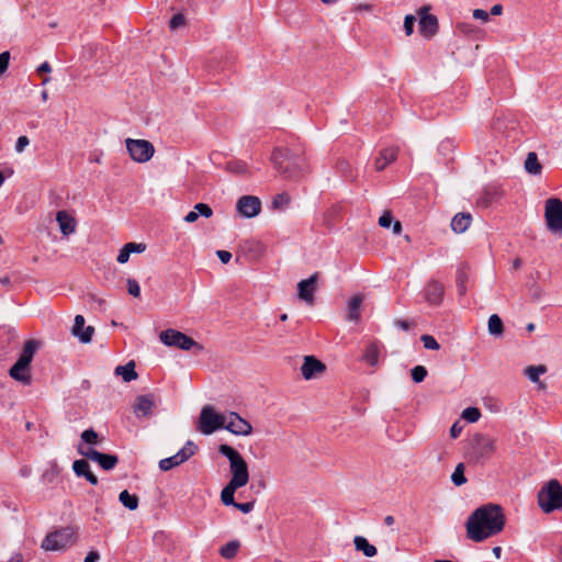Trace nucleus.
Instances as JSON below:
<instances>
[{"instance_id":"6","label":"nucleus","mask_w":562,"mask_h":562,"mask_svg":"<svg viewBox=\"0 0 562 562\" xmlns=\"http://www.w3.org/2000/svg\"><path fill=\"white\" fill-rule=\"evenodd\" d=\"M160 341L169 347H176L181 350L189 351L195 349L198 352L203 350V346L196 342L193 338L176 329L162 330L159 335Z\"/></svg>"},{"instance_id":"48","label":"nucleus","mask_w":562,"mask_h":562,"mask_svg":"<svg viewBox=\"0 0 562 562\" xmlns=\"http://www.w3.org/2000/svg\"><path fill=\"white\" fill-rule=\"evenodd\" d=\"M83 325H85V317L82 315H77L75 317V323L72 326V335L77 337L80 334V331L82 330Z\"/></svg>"},{"instance_id":"30","label":"nucleus","mask_w":562,"mask_h":562,"mask_svg":"<svg viewBox=\"0 0 562 562\" xmlns=\"http://www.w3.org/2000/svg\"><path fill=\"white\" fill-rule=\"evenodd\" d=\"M488 333L493 336L499 337L504 333V324L502 318L497 314H493L488 318L487 323Z\"/></svg>"},{"instance_id":"8","label":"nucleus","mask_w":562,"mask_h":562,"mask_svg":"<svg viewBox=\"0 0 562 562\" xmlns=\"http://www.w3.org/2000/svg\"><path fill=\"white\" fill-rule=\"evenodd\" d=\"M76 542L75 530L70 527L48 533L42 542V548L47 551L64 550Z\"/></svg>"},{"instance_id":"57","label":"nucleus","mask_w":562,"mask_h":562,"mask_svg":"<svg viewBox=\"0 0 562 562\" xmlns=\"http://www.w3.org/2000/svg\"><path fill=\"white\" fill-rule=\"evenodd\" d=\"M99 559L100 554L97 551H90L85 558V562H97Z\"/></svg>"},{"instance_id":"51","label":"nucleus","mask_w":562,"mask_h":562,"mask_svg":"<svg viewBox=\"0 0 562 562\" xmlns=\"http://www.w3.org/2000/svg\"><path fill=\"white\" fill-rule=\"evenodd\" d=\"M393 223V216L390 212H385L380 218H379V225L384 228H389Z\"/></svg>"},{"instance_id":"38","label":"nucleus","mask_w":562,"mask_h":562,"mask_svg":"<svg viewBox=\"0 0 562 562\" xmlns=\"http://www.w3.org/2000/svg\"><path fill=\"white\" fill-rule=\"evenodd\" d=\"M411 375L415 383H420L427 376V369L424 366H416L412 369Z\"/></svg>"},{"instance_id":"42","label":"nucleus","mask_w":562,"mask_h":562,"mask_svg":"<svg viewBox=\"0 0 562 562\" xmlns=\"http://www.w3.org/2000/svg\"><path fill=\"white\" fill-rule=\"evenodd\" d=\"M420 340L424 344V347L429 350H438L440 348V345L438 341L430 335H423L420 337Z\"/></svg>"},{"instance_id":"22","label":"nucleus","mask_w":562,"mask_h":562,"mask_svg":"<svg viewBox=\"0 0 562 562\" xmlns=\"http://www.w3.org/2000/svg\"><path fill=\"white\" fill-rule=\"evenodd\" d=\"M9 374L23 384H30L31 382L30 366L19 360L11 367Z\"/></svg>"},{"instance_id":"11","label":"nucleus","mask_w":562,"mask_h":562,"mask_svg":"<svg viewBox=\"0 0 562 562\" xmlns=\"http://www.w3.org/2000/svg\"><path fill=\"white\" fill-rule=\"evenodd\" d=\"M196 449L198 447L193 441H187L186 445L176 454L160 460L159 469L166 472L184 463L195 453Z\"/></svg>"},{"instance_id":"16","label":"nucleus","mask_w":562,"mask_h":562,"mask_svg":"<svg viewBox=\"0 0 562 562\" xmlns=\"http://www.w3.org/2000/svg\"><path fill=\"white\" fill-rule=\"evenodd\" d=\"M318 279V273L315 272L308 279L302 280L297 283V294L300 300L312 304L314 302V292L316 290V281Z\"/></svg>"},{"instance_id":"44","label":"nucleus","mask_w":562,"mask_h":562,"mask_svg":"<svg viewBox=\"0 0 562 562\" xmlns=\"http://www.w3.org/2000/svg\"><path fill=\"white\" fill-rule=\"evenodd\" d=\"M290 203V198L286 193L278 194L273 201L272 204L276 209H282L284 206H288Z\"/></svg>"},{"instance_id":"3","label":"nucleus","mask_w":562,"mask_h":562,"mask_svg":"<svg viewBox=\"0 0 562 562\" xmlns=\"http://www.w3.org/2000/svg\"><path fill=\"white\" fill-rule=\"evenodd\" d=\"M276 170L285 179L296 180L306 170L303 159L293 158L286 148H276L271 155Z\"/></svg>"},{"instance_id":"25","label":"nucleus","mask_w":562,"mask_h":562,"mask_svg":"<svg viewBox=\"0 0 562 562\" xmlns=\"http://www.w3.org/2000/svg\"><path fill=\"white\" fill-rule=\"evenodd\" d=\"M355 548L357 551H361L366 557L372 558L376 554V548L369 543V541L362 536H356L353 539Z\"/></svg>"},{"instance_id":"28","label":"nucleus","mask_w":562,"mask_h":562,"mask_svg":"<svg viewBox=\"0 0 562 562\" xmlns=\"http://www.w3.org/2000/svg\"><path fill=\"white\" fill-rule=\"evenodd\" d=\"M525 169L528 173L538 176L542 171V166L538 160V156L535 151H530L525 160Z\"/></svg>"},{"instance_id":"61","label":"nucleus","mask_w":562,"mask_h":562,"mask_svg":"<svg viewBox=\"0 0 562 562\" xmlns=\"http://www.w3.org/2000/svg\"><path fill=\"white\" fill-rule=\"evenodd\" d=\"M85 479L92 485L98 484V477L91 472V470L85 475Z\"/></svg>"},{"instance_id":"5","label":"nucleus","mask_w":562,"mask_h":562,"mask_svg":"<svg viewBox=\"0 0 562 562\" xmlns=\"http://www.w3.org/2000/svg\"><path fill=\"white\" fill-rule=\"evenodd\" d=\"M495 451V441L491 437L482 434H476L472 441L471 448L468 452V459L473 463H482L490 459Z\"/></svg>"},{"instance_id":"60","label":"nucleus","mask_w":562,"mask_h":562,"mask_svg":"<svg viewBox=\"0 0 562 562\" xmlns=\"http://www.w3.org/2000/svg\"><path fill=\"white\" fill-rule=\"evenodd\" d=\"M52 71V67L49 65L48 61H44L43 64H41L37 68V72L38 74H43V72H50Z\"/></svg>"},{"instance_id":"49","label":"nucleus","mask_w":562,"mask_h":562,"mask_svg":"<svg viewBox=\"0 0 562 562\" xmlns=\"http://www.w3.org/2000/svg\"><path fill=\"white\" fill-rule=\"evenodd\" d=\"M124 246L131 254H134V252L140 254V252L145 251V249H146V245L143 243H127Z\"/></svg>"},{"instance_id":"7","label":"nucleus","mask_w":562,"mask_h":562,"mask_svg":"<svg viewBox=\"0 0 562 562\" xmlns=\"http://www.w3.org/2000/svg\"><path fill=\"white\" fill-rule=\"evenodd\" d=\"M226 424V415L217 414L211 405L202 407L196 429L203 435H211Z\"/></svg>"},{"instance_id":"47","label":"nucleus","mask_w":562,"mask_h":562,"mask_svg":"<svg viewBox=\"0 0 562 562\" xmlns=\"http://www.w3.org/2000/svg\"><path fill=\"white\" fill-rule=\"evenodd\" d=\"M416 18L412 14H407L404 19V31L407 36L412 35L414 32Z\"/></svg>"},{"instance_id":"31","label":"nucleus","mask_w":562,"mask_h":562,"mask_svg":"<svg viewBox=\"0 0 562 562\" xmlns=\"http://www.w3.org/2000/svg\"><path fill=\"white\" fill-rule=\"evenodd\" d=\"M121 504L130 510H135L138 507V497L135 494H130L128 491L124 490L119 495Z\"/></svg>"},{"instance_id":"15","label":"nucleus","mask_w":562,"mask_h":562,"mask_svg":"<svg viewBox=\"0 0 562 562\" xmlns=\"http://www.w3.org/2000/svg\"><path fill=\"white\" fill-rule=\"evenodd\" d=\"M326 370V366L314 356H305L301 367V373L305 380L317 378Z\"/></svg>"},{"instance_id":"55","label":"nucleus","mask_w":562,"mask_h":562,"mask_svg":"<svg viewBox=\"0 0 562 562\" xmlns=\"http://www.w3.org/2000/svg\"><path fill=\"white\" fill-rule=\"evenodd\" d=\"M216 255L223 263H228L232 259V254L227 250H217Z\"/></svg>"},{"instance_id":"36","label":"nucleus","mask_w":562,"mask_h":562,"mask_svg":"<svg viewBox=\"0 0 562 562\" xmlns=\"http://www.w3.org/2000/svg\"><path fill=\"white\" fill-rule=\"evenodd\" d=\"M72 470L77 476H83L90 471V465L87 460L79 459L72 463Z\"/></svg>"},{"instance_id":"56","label":"nucleus","mask_w":562,"mask_h":562,"mask_svg":"<svg viewBox=\"0 0 562 562\" xmlns=\"http://www.w3.org/2000/svg\"><path fill=\"white\" fill-rule=\"evenodd\" d=\"M461 430H462V427H461V426H459V424H458V423H454V424L451 426V428H450V436H451L452 438H458V437L460 436V434H461Z\"/></svg>"},{"instance_id":"21","label":"nucleus","mask_w":562,"mask_h":562,"mask_svg":"<svg viewBox=\"0 0 562 562\" xmlns=\"http://www.w3.org/2000/svg\"><path fill=\"white\" fill-rule=\"evenodd\" d=\"M56 221L64 236H69L75 233L77 222L67 211H58L56 214Z\"/></svg>"},{"instance_id":"64","label":"nucleus","mask_w":562,"mask_h":562,"mask_svg":"<svg viewBox=\"0 0 562 562\" xmlns=\"http://www.w3.org/2000/svg\"><path fill=\"white\" fill-rule=\"evenodd\" d=\"M9 562H23V555L21 553H15Z\"/></svg>"},{"instance_id":"40","label":"nucleus","mask_w":562,"mask_h":562,"mask_svg":"<svg viewBox=\"0 0 562 562\" xmlns=\"http://www.w3.org/2000/svg\"><path fill=\"white\" fill-rule=\"evenodd\" d=\"M98 434L92 428L86 429L81 434L82 441L88 445H95L98 442Z\"/></svg>"},{"instance_id":"23","label":"nucleus","mask_w":562,"mask_h":562,"mask_svg":"<svg viewBox=\"0 0 562 562\" xmlns=\"http://www.w3.org/2000/svg\"><path fill=\"white\" fill-rule=\"evenodd\" d=\"M471 222H472V216L470 213H465V212L458 213L451 220V229L457 234L464 233L471 225Z\"/></svg>"},{"instance_id":"18","label":"nucleus","mask_w":562,"mask_h":562,"mask_svg":"<svg viewBox=\"0 0 562 562\" xmlns=\"http://www.w3.org/2000/svg\"><path fill=\"white\" fill-rule=\"evenodd\" d=\"M445 295L443 284L437 280H430L425 288V299L430 305H440Z\"/></svg>"},{"instance_id":"43","label":"nucleus","mask_w":562,"mask_h":562,"mask_svg":"<svg viewBox=\"0 0 562 562\" xmlns=\"http://www.w3.org/2000/svg\"><path fill=\"white\" fill-rule=\"evenodd\" d=\"M126 285L128 294L134 297H138L140 295V286L135 279H127Z\"/></svg>"},{"instance_id":"33","label":"nucleus","mask_w":562,"mask_h":562,"mask_svg":"<svg viewBox=\"0 0 562 562\" xmlns=\"http://www.w3.org/2000/svg\"><path fill=\"white\" fill-rule=\"evenodd\" d=\"M239 547L240 543L238 540H232L220 549V554L224 559H233L237 554Z\"/></svg>"},{"instance_id":"17","label":"nucleus","mask_w":562,"mask_h":562,"mask_svg":"<svg viewBox=\"0 0 562 562\" xmlns=\"http://www.w3.org/2000/svg\"><path fill=\"white\" fill-rule=\"evenodd\" d=\"M425 11H427L426 7H423L419 11V33L425 37H431L438 31V20L432 14H424Z\"/></svg>"},{"instance_id":"50","label":"nucleus","mask_w":562,"mask_h":562,"mask_svg":"<svg viewBox=\"0 0 562 562\" xmlns=\"http://www.w3.org/2000/svg\"><path fill=\"white\" fill-rule=\"evenodd\" d=\"M10 53L3 52L0 54V75L4 74L9 67Z\"/></svg>"},{"instance_id":"20","label":"nucleus","mask_w":562,"mask_h":562,"mask_svg":"<svg viewBox=\"0 0 562 562\" xmlns=\"http://www.w3.org/2000/svg\"><path fill=\"white\" fill-rule=\"evenodd\" d=\"M155 407V397L153 394L139 395L136 398V403L134 405V413L137 416L146 417L150 415L153 408Z\"/></svg>"},{"instance_id":"10","label":"nucleus","mask_w":562,"mask_h":562,"mask_svg":"<svg viewBox=\"0 0 562 562\" xmlns=\"http://www.w3.org/2000/svg\"><path fill=\"white\" fill-rule=\"evenodd\" d=\"M126 149L134 161L146 162L155 153L154 145L146 139H126Z\"/></svg>"},{"instance_id":"52","label":"nucleus","mask_w":562,"mask_h":562,"mask_svg":"<svg viewBox=\"0 0 562 562\" xmlns=\"http://www.w3.org/2000/svg\"><path fill=\"white\" fill-rule=\"evenodd\" d=\"M29 144H30V139L27 136H20L15 143L16 153L24 151L25 147L29 146Z\"/></svg>"},{"instance_id":"37","label":"nucleus","mask_w":562,"mask_h":562,"mask_svg":"<svg viewBox=\"0 0 562 562\" xmlns=\"http://www.w3.org/2000/svg\"><path fill=\"white\" fill-rule=\"evenodd\" d=\"M462 418L470 422V423H475L480 419L481 417V412L479 408L476 407H468L465 408L463 412H462Z\"/></svg>"},{"instance_id":"53","label":"nucleus","mask_w":562,"mask_h":562,"mask_svg":"<svg viewBox=\"0 0 562 562\" xmlns=\"http://www.w3.org/2000/svg\"><path fill=\"white\" fill-rule=\"evenodd\" d=\"M131 252L126 249L125 246L120 250L119 256L116 258L119 263H126L130 259Z\"/></svg>"},{"instance_id":"46","label":"nucleus","mask_w":562,"mask_h":562,"mask_svg":"<svg viewBox=\"0 0 562 562\" xmlns=\"http://www.w3.org/2000/svg\"><path fill=\"white\" fill-rule=\"evenodd\" d=\"M93 333L94 328L92 326H88L85 329H82L77 337L81 342L88 344L91 341Z\"/></svg>"},{"instance_id":"4","label":"nucleus","mask_w":562,"mask_h":562,"mask_svg":"<svg viewBox=\"0 0 562 562\" xmlns=\"http://www.w3.org/2000/svg\"><path fill=\"white\" fill-rule=\"evenodd\" d=\"M538 505L543 513L550 514L562 509V485L552 479L547 482L538 492Z\"/></svg>"},{"instance_id":"13","label":"nucleus","mask_w":562,"mask_h":562,"mask_svg":"<svg viewBox=\"0 0 562 562\" xmlns=\"http://www.w3.org/2000/svg\"><path fill=\"white\" fill-rule=\"evenodd\" d=\"M223 428L237 436H249L252 432L250 423L235 412L226 415V424Z\"/></svg>"},{"instance_id":"9","label":"nucleus","mask_w":562,"mask_h":562,"mask_svg":"<svg viewBox=\"0 0 562 562\" xmlns=\"http://www.w3.org/2000/svg\"><path fill=\"white\" fill-rule=\"evenodd\" d=\"M544 218L548 229L554 234H562V201L550 198L546 201Z\"/></svg>"},{"instance_id":"12","label":"nucleus","mask_w":562,"mask_h":562,"mask_svg":"<svg viewBox=\"0 0 562 562\" xmlns=\"http://www.w3.org/2000/svg\"><path fill=\"white\" fill-rule=\"evenodd\" d=\"M78 451L87 459L98 462V464L105 471L114 469L119 462V458L115 454L102 453L93 448L83 450L79 447Z\"/></svg>"},{"instance_id":"24","label":"nucleus","mask_w":562,"mask_h":562,"mask_svg":"<svg viewBox=\"0 0 562 562\" xmlns=\"http://www.w3.org/2000/svg\"><path fill=\"white\" fill-rule=\"evenodd\" d=\"M381 352V346L378 341H371L362 356V360L366 361L371 367H374L379 362V357Z\"/></svg>"},{"instance_id":"54","label":"nucleus","mask_w":562,"mask_h":562,"mask_svg":"<svg viewBox=\"0 0 562 562\" xmlns=\"http://www.w3.org/2000/svg\"><path fill=\"white\" fill-rule=\"evenodd\" d=\"M488 13L483 9H475L473 11V18L486 22L488 20Z\"/></svg>"},{"instance_id":"45","label":"nucleus","mask_w":562,"mask_h":562,"mask_svg":"<svg viewBox=\"0 0 562 562\" xmlns=\"http://www.w3.org/2000/svg\"><path fill=\"white\" fill-rule=\"evenodd\" d=\"M194 211L206 218L211 217L213 215V211L210 207V205L205 203H198L194 205Z\"/></svg>"},{"instance_id":"1","label":"nucleus","mask_w":562,"mask_h":562,"mask_svg":"<svg viewBox=\"0 0 562 562\" xmlns=\"http://www.w3.org/2000/svg\"><path fill=\"white\" fill-rule=\"evenodd\" d=\"M218 452L229 461L232 477L221 492V501L225 506H233L244 514L250 513L255 507V501L246 503L235 502V493L249 482L248 465L243 456L228 445H221Z\"/></svg>"},{"instance_id":"39","label":"nucleus","mask_w":562,"mask_h":562,"mask_svg":"<svg viewBox=\"0 0 562 562\" xmlns=\"http://www.w3.org/2000/svg\"><path fill=\"white\" fill-rule=\"evenodd\" d=\"M186 16L182 13H177L172 15V18L169 21V29L170 31H176L179 27H182L186 25Z\"/></svg>"},{"instance_id":"62","label":"nucleus","mask_w":562,"mask_h":562,"mask_svg":"<svg viewBox=\"0 0 562 562\" xmlns=\"http://www.w3.org/2000/svg\"><path fill=\"white\" fill-rule=\"evenodd\" d=\"M250 488L255 490L256 493H260L262 488H266V482L261 480L257 484H251Z\"/></svg>"},{"instance_id":"26","label":"nucleus","mask_w":562,"mask_h":562,"mask_svg":"<svg viewBox=\"0 0 562 562\" xmlns=\"http://www.w3.org/2000/svg\"><path fill=\"white\" fill-rule=\"evenodd\" d=\"M37 347H38V342L36 340H33V339L27 340L24 344L22 352L18 360L31 366L33 357L37 350Z\"/></svg>"},{"instance_id":"41","label":"nucleus","mask_w":562,"mask_h":562,"mask_svg":"<svg viewBox=\"0 0 562 562\" xmlns=\"http://www.w3.org/2000/svg\"><path fill=\"white\" fill-rule=\"evenodd\" d=\"M468 280V276L464 271H458L457 273V288L460 295H464L467 292L465 282Z\"/></svg>"},{"instance_id":"63","label":"nucleus","mask_w":562,"mask_h":562,"mask_svg":"<svg viewBox=\"0 0 562 562\" xmlns=\"http://www.w3.org/2000/svg\"><path fill=\"white\" fill-rule=\"evenodd\" d=\"M392 224H393V226H392L393 233L396 234V235L401 234V232H402V224H401V222L395 221Z\"/></svg>"},{"instance_id":"35","label":"nucleus","mask_w":562,"mask_h":562,"mask_svg":"<svg viewBox=\"0 0 562 562\" xmlns=\"http://www.w3.org/2000/svg\"><path fill=\"white\" fill-rule=\"evenodd\" d=\"M226 169L234 175H245L247 172V164L241 160L229 161Z\"/></svg>"},{"instance_id":"19","label":"nucleus","mask_w":562,"mask_h":562,"mask_svg":"<svg viewBox=\"0 0 562 562\" xmlns=\"http://www.w3.org/2000/svg\"><path fill=\"white\" fill-rule=\"evenodd\" d=\"M398 148L397 147H387L380 151L379 156L375 158L374 167L376 171L384 170L391 162H393L397 158Z\"/></svg>"},{"instance_id":"32","label":"nucleus","mask_w":562,"mask_h":562,"mask_svg":"<svg viewBox=\"0 0 562 562\" xmlns=\"http://www.w3.org/2000/svg\"><path fill=\"white\" fill-rule=\"evenodd\" d=\"M547 372V367L543 364L540 366H529L525 369V374L528 379L533 383H539L540 387H544L542 383L539 381V375Z\"/></svg>"},{"instance_id":"58","label":"nucleus","mask_w":562,"mask_h":562,"mask_svg":"<svg viewBox=\"0 0 562 562\" xmlns=\"http://www.w3.org/2000/svg\"><path fill=\"white\" fill-rule=\"evenodd\" d=\"M199 217V214L193 210V211H190L186 216H184V221L188 222V223H193L198 220Z\"/></svg>"},{"instance_id":"2","label":"nucleus","mask_w":562,"mask_h":562,"mask_svg":"<svg viewBox=\"0 0 562 562\" xmlns=\"http://www.w3.org/2000/svg\"><path fill=\"white\" fill-rule=\"evenodd\" d=\"M506 518L499 505L488 503L476 508L468 518L467 536L475 542H482L498 535L505 526Z\"/></svg>"},{"instance_id":"59","label":"nucleus","mask_w":562,"mask_h":562,"mask_svg":"<svg viewBox=\"0 0 562 562\" xmlns=\"http://www.w3.org/2000/svg\"><path fill=\"white\" fill-rule=\"evenodd\" d=\"M395 325L403 330H408L411 328V323L405 319H397Z\"/></svg>"},{"instance_id":"29","label":"nucleus","mask_w":562,"mask_h":562,"mask_svg":"<svg viewBox=\"0 0 562 562\" xmlns=\"http://www.w3.org/2000/svg\"><path fill=\"white\" fill-rule=\"evenodd\" d=\"M362 304V296L355 295L348 303V319L357 322L360 317V307Z\"/></svg>"},{"instance_id":"34","label":"nucleus","mask_w":562,"mask_h":562,"mask_svg":"<svg viewBox=\"0 0 562 562\" xmlns=\"http://www.w3.org/2000/svg\"><path fill=\"white\" fill-rule=\"evenodd\" d=\"M464 471H465V467H464L463 463H459L456 467V469H454V471H453V473L451 475V481L453 482V484L456 486H461V485H463L467 482V477L464 475Z\"/></svg>"},{"instance_id":"27","label":"nucleus","mask_w":562,"mask_h":562,"mask_svg":"<svg viewBox=\"0 0 562 562\" xmlns=\"http://www.w3.org/2000/svg\"><path fill=\"white\" fill-rule=\"evenodd\" d=\"M115 374L121 375L125 382H131L137 379V373L135 371L134 361H130L125 366H117L115 368Z\"/></svg>"},{"instance_id":"14","label":"nucleus","mask_w":562,"mask_h":562,"mask_svg":"<svg viewBox=\"0 0 562 562\" xmlns=\"http://www.w3.org/2000/svg\"><path fill=\"white\" fill-rule=\"evenodd\" d=\"M237 212L247 218L257 216L261 211V202L255 195H243L236 203Z\"/></svg>"}]
</instances>
